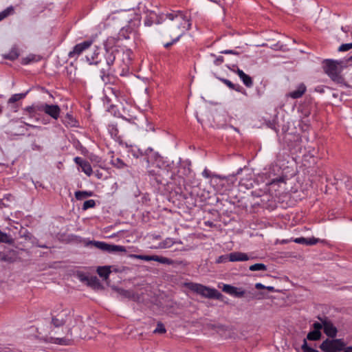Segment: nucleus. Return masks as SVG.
<instances>
[{
	"mask_svg": "<svg viewBox=\"0 0 352 352\" xmlns=\"http://www.w3.org/2000/svg\"><path fill=\"white\" fill-rule=\"evenodd\" d=\"M119 52L113 49H107L104 58H100L98 65H100V76H109L111 73V67L113 65L116 54Z\"/></svg>",
	"mask_w": 352,
	"mask_h": 352,
	"instance_id": "obj_5",
	"label": "nucleus"
},
{
	"mask_svg": "<svg viewBox=\"0 0 352 352\" xmlns=\"http://www.w3.org/2000/svg\"><path fill=\"white\" fill-rule=\"evenodd\" d=\"M250 259V256L246 254L241 252H234L229 254V261H245Z\"/></svg>",
	"mask_w": 352,
	"mask_h": 352,
	"instance_id": "obj_16",
	"label": "nucleus"
},
{
	"mask_svg": "<svg viewBox=\"0 0 352 352\" xmlns=\"http://www.w3.org/2000/svg\"><path fill=\"white\" fill-rule=\"evenodd\" d=\"M96 206V202L94 199L85 201L82 206V210H86L89 208H94Z\"/></svg>",
	"mask_w": 352,
	"mask_h": 352,
	"instance_id": "obj_33",
	"label": "nucleus"
},
{
	"mask_svg": "<svg viewBox=\"0 0 352 352\" xmlns=\"http://www.w3.org/2000/svg\"><path fill=\"white\" fill-rule=\"evenodd\" d=\"M100 50L98 47H96V49L93 51L92 53L89 54L86 58L90 64L98 65L99 61V58H101L100 56Z\"/></svg>",
	"mask_w": 352,
	"mask_h": 352,
	"instance_id": "obj_18",
	"label": "nucleus"
},
{
	"mask_svg": "<svg viewBox=\"0 0 352 352\" xmlns=\"http://www.w3.org/2000/svg\"><path fill=\"white\" fill-rule=\"evenodd\" d=\"M302 350L303 352H319L318 351L308 346L307 340L305 339L302 345Z\"/></svg>",
	"mask_w": 352,
	"mask_h": 352,
	"instance_id": "obj_34",
	"label": "nucleus"
},
{
	"mask_svg": "<svg viewBox=\"0 0 352 352\" xmlns=\"http://www.w3.org/2000/svg\"><path fill=\"white\" fill-rule=\"evenodd\" d=\"M234 88H232V89L238 92H242V91L243 90V87L239 85L234 84Z\"/></svg>",
	"mask_w": 352,
	"mask_h": 352,
	"instance_id": "obj_50",
	"label": "nucleus"
},
{
	"mask_svg": "<svg viewBox=\"0 0 352 352\" xmlns=\"http://www.w3.org/2000/svg\"><path fill=\"white\" fill-rule=\"evenodd\" d=\"M116 290L122 298L132 299L133 300H135L137 298V295L131 290H125L121 288H117Z\"/></svg>",
	"mask_w": 352,
	"mask_h": 352,
	"instance_id": "obj_20",
	"label": "nucleus"
},
{
	"mask_svg": "<svg viewBox=\"0 0 352 352\" xmlns=\"http://www.w3.org/2000/svg\"><path fill=\"white\" fill-rule=\"evenodd\" d=\"M321 322H316L313 324V327L314 328V331H320V329L323 328V320L324 318H319Z\"/></svg>",
	"mask_w": 352,
	"mask_h": 352,
	"instance_id": "obj_37",
	"label": "nucleus"
},
{
	"mask_svg": "<svg viewBox=\"0 0 352 352\" xmlns=\"http://www.w3.org/2000/svg\"><path fill=\"white\" fill-rule=\"evenodd\" d=\"M140 155H144L146 157V160L148 164L147 169L148 175L153 177L157 182L161 183V178L164 171V170H163L164 162L161 156L151 148H148L144 151V154L140 153Z\"/></svg>",
	"mask_w": 352,
	"mask_h": 352,
	"instance_id": "obj_2",
	"label": "nucleus"
},
{
	"mask_svg": "<svg viewBox=\"0 0 352 352\" xmlns=\"http://www.w3.org/2000/svg\"><path fill=\"white\" fill-rule=\"evenodd\" d=\"M222 82L226 85H227L230 89H232V88H234V84L232 83L230 80H228V79H222L221 80Z\"/></svg>",
	"mask_w": 352,
	"mask_h": 352,
	"instance_id": "obj_47",
	"label": "nucleus"
},
{
	"mask_svg": "<svg viewBox=\"0 0 352 352\" xmlns=\"http://www.w3.org/2000/svg\"><path fill=\"white\" fill-rule=\"evenodd\" d=\"M66 322V320L64 318L62 314H59L56 316H54L52 319V323L56 327H59L64 325Z\"/></svg>",
	"mask_w": 352,
	"mask_h": 352,
	"instance_id": "obj_21",
	"label": "nucleus"
},
{
	"mask_svg": "<svg viewBox=\"0 0 352 352\" xmlns=\"http://www.w3.org/2000/svg\"><path fill=\"white\" fill-rule=\"evenodd\" d=\"M38 60V58L35 55L30 54L28 56L23 58L22 59L21 63L23 65H27L30 63L37 61Z\"/></svg>",
	"mask_w": 352,
	"mask_h": 352,
	"instance_id": "obj_31",
	"label": "nucleus"
},
{
	"mask_svg": "<svg viewBox=\"0 0 352 352\" xmlns=\"http://www.w3.org/2000/svg\"><path fill=\"white\" fill-rule=\"evenodd\" d=\"M342 60L325 59L322 61L324 72L336 83L344 85V78L341 75L344 68Z\"/></svg>",
	"mask_w": 352,
	"mask_h": 352,
	"instance_id": "obj_3",
	"label": "nucleus"
},
{
	"mask_svg": "<svg viewBox=\"0 0 352 352\" xmlns=\"http://www.w3.org/2000/svg\"><path fill=\"white\" fill-rule=\"evenodd\" d=\"M174 244V241L172 239L168 238L161 243L160 247L162 248H168L171 247Z\"/></svg>",
	"mask_w": 352,
	"mask_h": 352,
	"instance_id": "obj_35",
	"label": "nucleus"
},
{
	"mask_svg": "<svg viewBox=\"0 0 352 352\" xmlns=\"http://www.w3.org/2000/svg\"><path fill=\"white\" fill-rule=\"evenodd\" d=\"M0 261L12 263L14 261V259L4 253L0 252Z\"/></svg>",
	"mask_w": 352,
	"mask_h": 352,
	"instance_id": "obj_39",
	"label": "nucleus"
},
{
	"mask_svg": "<svg viewBox=\"0 0 352 352\" xmlns=\"http://www.w3.org/2000/svg\"><path fill=\"white\" fill-rule=\"evenodd\" d=\"M235 73H236L240 78V79L243 81V84L247 87H251L253 85V80L252 78L244 73V72L239 68H237L236 70H233Z\"/></svg>",
	"mask_w": 352,
	"mask_h": 352,
	"instance_id": "obj_17",
	"label": "nucleus"
},
{
	"mask_svg": "<svg viewBox=\"0 0 352 352\" xmlns=\"http://www.w3.org/2000/svg\"><path fill=\"white\" fill-rule=\"evenodd\" d=\"M64 120V122L67 124L70 125L71 126H74L76 125V121L73 119V118L69 115L67 114Z\"/></svg>",
	"mask_w": 352,
	"mask_h": 352,
	"instance_id": "obj_36",
	"label": "nucleus"
},
{
	"mask_svg": "<svg viewBox=\"0 0 352 352\" xmlns=\"http://www.w3.org/2000/svg\"><path fill=\"white\" fill-rule=\"evenodd\" d=\"M221 54H239L238 52L233 51V50H223L221 52Z\"/></svg>",
	"mask_w": 352,
	"mask_h": 352,
	"instance_id": "obj_48",
	"label": "nucleus"
},
{
	"mask_svg": "<svg viewBox=\"0 0 352 352\" xmlns=\"http://www.w3.org/2000/svg\"><path fill=\"white\" fill-rule=\"evenodd\" d=\"M109 131L111 133V135H117L118 130L113 125L109 126Z\"/></svg>",
	"mask_w": 352,
	"mask_h": 352,
	"instance_id": "obj_46",
	"label": "nucleus"
},
{
	"mask_svg": "<svg viewBox=\"0 0 352 352\" xmlns=\"http://www.w3.org/2000/svg\"><path fill=\"white\" fill-rule=\"evenodd\" d=\"M133 256L140 260L146 261H154L162 264L173 265L175 263H179V262H175L172 259L157 255H133Z\"/></svg>",
	"mask_w": 352,
	"mask_h": 352,
	"instance_id": "obj_10",
	"label": "nucleus"
},
{
	"mask_svg": "<svg viewBox=\"0 0 352 352\" xmlns=\"http://www.w3.org/2000/svg\"><path fill=\"white\" fill-rule=\"evenodd\" d=\"M0 242L12 244L14 243V240L10 235H8L0 230Z\"/></svg>",
	"mask_w": 352,
	"mask_h": 352,
	"instance_id": "obj_26",
	"label": "nucleus"
},
{
	"mask_svg": "<svg viewBox=\"0 0 352 352\" xmlns=\"http://www.w3.org/2000/svg\"><path fill=\"white\" fill-rule=\"evenodd\" d=\"M172 38V41L170 42V43H166V44H164V47L168 48L171 45H173L175 42H173V38Z\"/></svg>",
	"mask_w": 352,
	"mask_h": 352,
	"instance_id": "obj_54",
	"label": "nucleus"
},
{
	"mask_svg": "<svg viewBox=\"0 0 352 352\" xmlns=\"http://www.w3.org/2000/svg\"><path fill=\"white\" fill-rule=\"evenodd\" d=\"M77 277L81 282L87 283L89 276L83 273H78Z\"/></svg>",
	"mask_w": 352,
	"mask_h": 352,
	"instance_id": "obj_43",
	"label": "nucleus"
},
{
	"mask_svg": "<svg viewBox=\"0 0 352 352\" xmlns=\"http://www.w3.org/2000/svg\"><path fill=\"white\" fill-rule=\"evenodd\" d=\"M91 244L96 248L107 252H126V249L124 246L118 245L108 244L102 241H91Z\"/></svg>",
	"mask_w": 352,
	"mask_h": 352,
	"instance_id": "obj_8",
	"label": "nucleus"
},
{
	"mask_svg": "<svg viewBox=\"0 0 352 352\" xmlns=\"http://www.w3.org/2000/svg\"><path fill=\"white\" fill-rule=\"evenodd\" d=\"M93 192L91 191H76L75 192V197L78 200H82L87 197H91Z\"/></svg>",
	"mask_w": 352,
	"mask_h": 352,
	"instance_id": "obj_23",
	"label": "nucleus"
},
{
	"mask_svg": "<svg viewBox=\"0 0 352 352\" xmlns=\"http://www.w3.org/2000/svg\"><path fill=\"white\" fill-rule=\"evenodd\" d=\"M18 54L16 51L10 52L6 57L10 60H14L18 57Z\"/></svg>",
	"mask_w": 352,
	"mask_h": 352,
	"instance_id": "obj_45",
	"label": "nucleus"
},
{
	"mask_svg": "<svg viewBox=\"0 0 352 352\" xmlns=\"http://www.w3.org/2000/svg\"><path fill=\"white\" fill-rule=\"evenodd\" d=\"M131 51L130 50H126V51H123L122 52V55H123V60H124V65L126 66H129V65L131 63Z\"/></svg>",
	"mask_w": 352,
	"mask_h": 352,
	"instance_id": "obj_28",
	"label": "nucleus"
},
{
	"mask_svg": "<svg viewBox=\"0 0 352 352\" xmlns=\"http://www.w3.org/2000/svg\"><path fill=\"white\" fill-rule=\"evenodd\" d=\"M323 329L324 333L329 337H334L337 333V329L327 318L323 320Z\"/></svg>",
	"mask_w": 352,
	"mask_h": 352,
	"instance_id": "obj_14",
	"label": "nucleus"
},
{
	"mask_svg": "<svg viewBox=\"0 0 352 352\" xmlns=\"http://www.w3.org/2000/svg\"><path fill=\"white\" fill-rule=\"evenodd\" d=\"M82 327H84L82 324H78L74 327V331L76 330H81Z\"/></svg>",
	"mask_w": 352,
	"mask_h": 352,
	"instance_id": "obj_53",
	"label": "nucleus"
},
{
	"mask_svg": "<svg viewBox=\"0 0 352 352\" xmlns=\"http://www.w3.org/2000/svg\"><path fill=\"white\" fill-rule=\"evenodd\" d=\"M26 111H28V112L31 113L33 111V108L32 107H28L25 109Z\"/></svg>",
	"mask_w": 352,
	"mask_h": 352,
	"instance_id": "obj_58",
	"label": "nucleus"
},
{
	"mask_svg": "<svg viewBox=\"0 0 352 352\" xmlns=\"http://www.w3.org/2000/svg\"><path fill=\"white\" fill-rule=\"evenodd\" d=\"M223 291L230 295H232L235 297H243L245 294V291L237 288L236 287L232 286L230 285H224L223 287Z\"/></svg>",
	"mask_w": 352,
	"mask_h": 352,
	"instance_id": "obj_13",
	"label": "nucleus"
},
{
	"mask_svg": "<svg viewBox=\"0 0 352 352\" xmlns=\"http://www.w3.org/2000/svg\"><path fill=\"white\" fill-rule=\"evenodd\" d=\"M279 183H283V184H285V180L283 177H278V178H276V179H273L271 182H270V185L271 186H274V185H276V184H278Z\"/></svg>",
	"mask_w": 352,
	"mask_h": 352,
	"instance_id": "obj_44",
	"label": "nucleus"
},
{
	"mask_svg": "<svg viewBox=\"0 0 352 352\" xmlns=\"http://www.w3.org/2000/svg\"><path fill=\"white\" fill-rule=\"evenodd\" d=\"M166 332V329L162 323H158L154 333H164Z\"/></svg>",
	"mask_w": 352,
	"mask_h": 352,
	"instance_id": "obj_42",
	"label": "nucleus"
},
{
	"mask_svg": "<svg viewBox=\"0 0 352 352\" xmlns=\"http://www.w3.org/2000/svg\"><path fill=\"white\" fill-rule=\"evenodd\" d=\"M156 16L157 15L154 12H149L144 19V25L146 26L152 25Z\"/></svg>",
	"mask_w": 352,
	"mask_h": 352,
	"instance_id": "obj_25",
	"label": "nucleus"
},
{
	"mask_svg": "<svg viewBox=\"0 0 352 352\" xmlns=\"http://www.w3.org/2000/svg\"><path fill=\"white\" fill-rule=\"evenodd\" d=\"M113 164L115 166L118 167V168H124L126 166L125 164L122 162V160H121L119 158L116 159L113 161Z\"/></svg>",
	"mask_w": 352,
	"mask_h": 352,
	"instance_id": "obj_41",
	"label": "nucleus"
},
{
	"mask_svg": "<svg viewBox=\"0 0 352 352\" xmlns=\"http://www.w3.org/2000/svg\"><path fill=\"white\" fill-rule=\"evenodd\" d=\"M187 287L192 292L210 299H220L221 294L214 288L203 285L199 283H189L186 284Z\"/></svg>",
	"mask_w": 352,
	"mask_h": 352,
	"instance_id": "obj_4",
	"label": "nucleus"
},
{
	"mask_svg": "<svg viewBox=\"0 0 352 352\" xmlns=\"http://www.w3.org/2000/svg\"><path fill=\"white\" fill-rule=\"evenodd\" d=\"M13 12H14V8L12 6L8 7L6 10L1 12H0V21L1 20L4 19L5 18H6L7 16H8L9 15L12 14L13 13Z\"/></svg>",
	"mask_w": 352,
	"mask_h": 352,
	"instance_id": "obj_29",
	"label": "nucleus"
},
{
	"mask_svg": "<svg viewBox=\"0 0 352 352\" xmlns=\"http://www.w3.org/2000/svg\"><path fill=\"white\" fill-rule=\"evenodd\" d=\"M202 175H203V176H204V177H209V176H210V175H209V173H208V171L207 170H204L203 171V173H202Z\"/></svg>",
	"mask_w": 352,
	"mask_h": 352,
	"instance_id": "obj_55",
	"label": "nucleus"
},
{
	"mask_svg": "<svg viewBox=\"0 0 352 352\" xmlns=\"http://www.w3.org/2000/svg\"><path fill=\"white\" fill-rule=\"evenodd\" d=\"M65 335L52 337V342L61 346H72L75 344V340L73 338L72 329L69 327L64 328Z\"/></svg>",
	"mask_w": 352,
	"mask_h": 352,
	"instance_id": "obj_7",
	"label": "nucleus"
},
{
	"mask_svg": "<svg viewBox=\"0 0 352 352\" xmlns=\"http://www.w3.org/2000/svg\"><path fill=\"white\" fill-rule=\"evenodd\" d=\"M349 60H352V56L349 58Z\"/></svg>",
	"mask_w": 352,
	"mask_h": 352,
	"instance_id": "obj_64",
	"label": "nucleus"
},
{
	"mask_svg": "<svg viewBox=\"0 0 352 352\" xmlns=\"http://www.w3.org/2000/svg\"><path fill=\"white\" fill-rule=\"evenodd\" d=\"M74 160L75 163L81 168L82 171H83L87 176H91L92 175L93 170L89 162L82 160L80 157H76Z\"/></svg>",
	"mask_w": 352,
	"mask_h": 352,
	"instance_id": "obj_12",
	"label": "nucleus"
},
{
	"mask_svg": "<svg viewBox=\"0 0 352 352\" xmlns=\"http://www.w3.org/2000/svg\"><path fill=\"white\" fill-rule=\"evenodd\" d=\"M28 126H30V124H28ZM30 126L33 127V128H35L36 126H33V125H30Z\"/></svg>",
	"mask_w": 352,
	"mask_h": 352,
	"instance_id": "obj_63",
	"label": "nucleus"
},
{
	"mask_svg": "<svg viewBox=\"0 0 352 352\" xmlns=\"http://www.w3.org/2000/svg\"><path fill=\"white\" fill-rule=\"evenodd\" d=\"M92 41H85L76 45L73 50L69 52V57L72 58H78L85 50L88 49L92 45Z\"/></svg>",
	"mask_w": 352,
	"mask_h": 352,
	"instance_id": "obj_11",
	"label": "nucleus"
},
{
	"mask_svg": "<svg viewBox=\"0 0 352 352\" xmlns=\"http://www.w3.org/2000/svg\"><path fill=\"white\" fill-rule=\"evenodd\" d=\"M351 49H352V43H346V44L341 45L339 47L338 50L340 52H346V51H348V50H349Z\"/></svg>",
	"mask_w": 352,
	"mask_h": 352,
	"instance_id": "obj_38",
	"label": "nucleus"
},
{
	"mask_svg": "<svg viewBox=\"0 0 352 352\" xmlns=\"http://www.w3.org/2000/svg\"><path fill=\"white\" fill-rule=\"evenodd\" d=\"M249 269L251 271H265L267 270V267L263 263H256L250 265Z\"/></svg>",
	"mask_w": 352,
	"mask_h": 352,
	"instance_id": "obj_30",
	"label": "nucleus"
},
{
	"mask_svg": "<svg viewBox=\"0 0 352 352\" xmlns=\"http://www.w3.org/2000/svg\"><path fill=\"white\" fill-rule=\"evenodd\" d=\"M97 272L100 277L106 280L108 278L109 274L111 273L110 267H99L97 270Z\"/></svg>",
	"mask_w": 352,
	"mask_h": 352,
	"instance_id": "obj_22",
	"label": "nucleus"
},
{
	"mask_svg": "<svg viewBox=\"0 0 352 352\" xmlns=\"http://www.w3.org/2000/svg\"><path fill=\"white\" fill-rule=\"evenodd\" d=\"M38 109L54 120H58L60 113V109L57 104H43L38 107Z\"/></svg>",
	"mask_w": 352,
	"mask_h": 352,
	"instance_id": "obj_9",
	"label": "nucleus"
},
{
	"mask_svg": "<svg viewBox=\"0 0 352 352\" xmlns=\"http://www.w3.org/2000/svg\"><path fill=\"white\" fill-rule=\"evenodd\" d=\"M255 287L258 289H265V286L260 283H256Z\"/></svg>",
	"mask_w": 352,
	"mask_h": 352,
	"instance_id": "obj_51",
	"label": "nucleus"
},
{
	"mask_svg": "<svg viewBox=\"0 0 352 352\" xmlns=\"http://www.w3.org/2000/svg\"><path fill=\"white\" fill-rule=\"evenodd\" d=\"M318 241L319 240L318 239H316L314 237L308 238V239L305 238V237H299V238H296L295 239H294V241L296 243L305 244L307 245H315L318 242Z\"/></svg>",
	"mask_w": 352,
	"mask_h": 352,
	"instance_id": "obj_19",
	"label": "nucleus"
},
{
	"mask_svg": "<svg viewBox=\"0 0 352 352\" xmlns=\"http://www.w3.org/2000/svg\"><path fill=\"white\" fill-rule=\"evenodd\" d=\"M27 93L24 94H16L12 95L9 100H8V104H12L17 101H19L20 100H22L26 96Z\"/></svg>",
	"mask_w": 352,
	"mask_h": 352,
	"instance_id": "obj_24",
	"label": "nucleus"
},
{
	"mask_svg": "<svg viewBox=\"0 0 352 352\" xmlns=\"http://www.w3.org/2000/svg\"><path fill=\"white\" fill-rule=\"evenodd\" d=\"M344 352H352V346L351 347H347L344 349Z\"/></svg>",
	"mask_w": 352,
	"mask_h": 352,
	"instance_id": "obj_57",
	"label": "nucleus"
},
{
	"mask_svg": "<svg viewBox=\"0 0 352 352\" xmlns=\"http://www.w3.org/2000/svg\"><path fill=\"white\" fill-rule=\"evenodd\" d=\"M166 17L169 19L166 30L168 37L173 38V42H177L179 38L190 28V23L184 13L181 11L168 13Z\"/></svg>",
	"mask_w": 352,
	"mask_h": 352,
	"instance_id": "obj_1",
	"label": "nucleus"
},
{
	"mask_svg": "<svg viewBox=\"0 0 352 352\" xmlns=\"http://www.w3.org/2000/svg\"><path fill=\"white\" fill-rule=\"evenodd\" d=\"M265 289H267V290H269L270 292H274V287H272V286L265 287Z\"/></svg>",
	"mask_w": 352,
	"mask_h": 352,
	"instance_id": "obj_56",
	"label": "nucleus"
},
{
	"mask_svg": "<svg viewBox=\"0 0 352 352\" xmlns=\"http://www.w3.org/2000/svg\"><path fill=\"white\" fill-rule=\"evenodd\" d=\"M87 284L93 287H96L100 285L99 280L96 276L89 277Z\"/></svg>",
	"mask_w": 352,
	"mask_h": 352,
	"instance_id": "obj_32",
	"label": "nucleus"
},
{
	"mask_svg": "<svg viewBox=\"0 0 352 352\" xmlns=\"http://www.w3.org/2000/svg\"><path fill=\"white\" fill-rule=\"evenodd\" d=\"M228 261H229V254H224L219 256L216 261V263H226Z\"/></svg>",
	"mask_w": 352,
	"mask_h": 352,
	"instance_id": "obj_40",
	"label": "nucleus"
},
{
	"mask_svg": "<svg viewBox=\"0 0 352 352\" xmlns=\"http://www.w3.org/2000/svg\"><path fill=\"white\" fill-rule=\"evenodd\" d=\"M346 344L342 339H327L320 346L323 352H340L344 349Z\"/></svg>",
	"mask_w": 352,
	"mask_h": 352,
	"instance_id": "obj_6",
	"label": "nucleus"
},
{
	"mask_svg": "<svg viewBox=\"0 0 352 352\" xmlns=\"http://www.w3.org/2000/svg\"><path fill=\"white\" fill-rule=\"evenodd\" d=\"M223 62V56H219L214 60V64L217 65H219L221 64Z\"/></svg>",
	"mask_w": 352,
	"mask_h": 352,
	"instance_id": "obj_49",
	"label": "nucleus"
},
{
	"mask_svg": "<svg viewBox=\"0 0 352 352\" xmlns=\"http://www.w3.org/2000/svg\"><path fill=\"white\" fill-rule=\"evenodd\" d=\"M76 338H78L80 339H86L87 338V336L82 333H78L76 335Z\"/></svg>",
	"mask_w": 352,
	"mask_h": 352,
	"instance_id": "obj_52",
	"label": "nucleus"
},
{
	"mask_svg": "<svg viewBox=\"0 0 352 352\" xmlns=\"http://www.w3.org/2000/svg\"><path fill=\"white\" fill-rule=\"evenodd\" d=\"M2 107L0 105V113L2 112Z\"/></svg>",
	"mask_w": 352,
	"mask_h": 352,
	"instance_id": "obj_61",
	"label": "nucleus"
},
{
	"mask_svg": "<svg viewBox=\"0 0 352 352\" xmlns=\"http://www.w3.org/2000/svg\"><path fill=\"white\" fill-rule=\"evenodd\" d=\"M96 175L98 178H100L101 174L97 173Z\"/></svg>",
	"mask_w": 352,
	"mask_h": 352,
	"instance_id": "obj_59",
	"label": "nucleus"
},
{
	"mask_svg": "<svg viewBox=\"0 0 352 352\" xmlns=\"http://www.w3.org/2000/svg\"><path fill=\"white\" fill-rule=\"evenodd\" d=\"M320 337H321V332L318 331H314V330L308 333V334L307 336V338L309 340H314V341L319 340L320 338Z\"/></svg>",
	"mask_w": 352,
	"mask_h": 352,
	"instance_id": "obj_27",
	"label": "nucleus"
},
{
	"mask_svg": "<svg viewBox=\"0 0 352 352\" xmlns=\"http://www.w3.org/2000/svg\"><path fill=\"white\" fill-rule=\"evenodd\" d=\"M13 108L14 109V111H16V107H13Z\"/></svg>",
	"mask_w": 352,
	"mask_h": 352,
	"instance_id": "obj_62",
	"label": "nucleus"
},
{
	"mask_svg": "<svg viewBox=\"0 0 352 352\" xmlns=\"http://www.w3.org/2000/svg\"><path fill=\"white\" fill-rule=\"evenodd\" d=\"M307 87L303 83H300L298 85L296 90L292 91L287 94V97H290L293 99H297L301 98L305 93Z\"/></svg>",
	"mask_w": 352,
	"mask_h": 352,
	"instance_id": "obj_15",
	"label": "nucleus"
},
{
	"mask_svg": "<svg viewBox=\"0 0 352 352\" xmlns=\"http://www.w3.org/2000/svg\"><path fill=\"white\" fill-rule=\"evenodd\" d=\"M40 247H41V248H47V247H46L45 245H40Z\"/></svg>",
	"mask_w": 352,
	"mask_h": 352,
	"instance_id": "obj_60",
	"label": "nucleus"
}]
</instances>
